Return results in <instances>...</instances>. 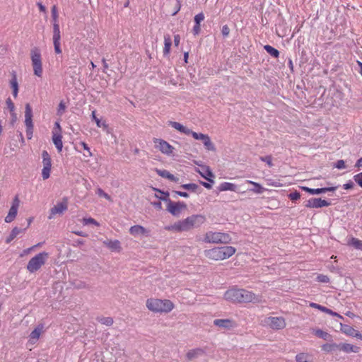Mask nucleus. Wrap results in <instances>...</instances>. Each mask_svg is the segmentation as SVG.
Masks as SVG:
<instances>
[{
    "label": "nucleus",
    "mask_w": 362,
    "mask_h": 362,
    "mask_svg": "<svg viewBox=\"0 0 362 362\" xmlns=\"http://www.w3.org/2000/svg\"><path fill=\"white\" fill-rule=\"evenodd\" d=\"M146 307L154 313H169L174 308V304L167 299L150 298L146 300Z\"/></svg>",
    "instance_id": "3"
},
{
    "label": "nucleus",
    "mask_w": 362,
    "mask_h": 362,
    "mask_svg": "<svg viewBox=\"0 0 362 362\" xmlns=\"http://www.w3.org/2000/svg\"><path fill=\"white\" fill-rule=\"evenodd\" d=\"M221 33L224 37H227L229 35L230 28L227 25H225L222 27Z\"/></svg>",
    "instance_id": "51"
},
{
    "label": "nucleus",
    "mask_w": 362,
    "mask_h": 362,
    "mask_svg": "<svg viewBox=\"0 0 362 362\" xmlns=\"http://www.w3.org/2000/svg\"><path fill=\"white\" fill-rule=\"evenodd\" d=\"M338 344H325L322 346V349L327 353L335 351L337 350Z\"/></svg>",
    "instance_id": "36"
},
{
    "label": "nucleus",
    "mask_w": 362,
    "mask_h": 362,
    "mask_svg": "<svg viewBox=\"0 0 362 362\" xmlns=\"http://www.w3.org/2000/svg\"><path fill=\"white\" fill-rule=\"evenodd\" d=\"M301 188L303 190L310 193V194H320L327 192H334L337 189V187H329L317 189H312L308 187H302Z\"/></svg>",
    "instance_id": "18"
},
{
    "label": "nucleus",
    "mask_w": 362,
    "mask_h": 362,
    "mask_svg": "<svg viewBox=\"0 0 362 362\" xmlns=\"http://www.w3.org/2000/svg\"><path fill=\"white\" fill-rule=\"evenodd\" d=\"M153 189L154 191L161 194H165V195L163 197H159L160 199H161L163 201H166L167 200V197H168V195H169L168 192H163V191H161V190H160L158 189L154 188V187H153Z\"/></svg>",
    "instance_id": "56"
},
{
    "label": "nucleus",
    "mask_w": 362,
    "mask_h": 362,
    "mask_svg": "<svg viewBox=\"0 0 362 362\" xmlns=\"http://www.w3.org/2000/svg\"><path fill=\"white\" fill-rule=\"evenodd\" d=\"M214 325L226 329H230L235 327V323L230 319H216L214 320Z\"/></svg>",
    "instance_id": "17"
},
{
    "label": "nucleus",
    "mask_w": 362,
    "mask_h": 362,
    "mask_svg": "<svg viewBox=\"0 0 362 362\" xmlns=\"http://www.w3.org/2000/svg\"><path fill=\"white\" fill-rule=\"evenodd\" d=\"M33 134V127H26V135L28 139H31Z\"/></svg>",
    "instance_id": "58"
},
{
    "label": "nucleus",
    "mask_w": 362,
    "mask_h": 362,
    "mask_svg": "<svg viewBox=\"0 0 362 362\" xmlns=\"http://www.w3.org/2000/svg\"><path fill=\"white\" fill-rule=\"evenodd\" d=\"M52 17L54 23H57L58 13L56 6H53L52 8Z\"/></svg>",
    "instance_id": "50"
},
{
    "label": "nucleus",
    "mask_w": 362,
    "mask_h": 362,
    "mask_svg": "<svg viewBox=\"0 0 362 362\" xmlns=\"http://www.w3.org/2000/svg\"><path fill=\"white\" fill-rule=\"evenodd\" d=\"M349 244L358 250H362V241L357 238H352Z\"/></svg>",
    "instance_id": "40"
},
{
    "label": "nucleus",
    "mask_w": 362,
    "mask_h": 362,
    "mask_svg": "<svg viewBox=\"0 0 362 362\" xmlns=\"http://www.w3.org/2000/svg\"><path fill=\"white\" fill-rule=\"evenodd\" d=\"M52 40H53V42H60L61 34L60 33H53Z\"/></svg>",
    "instance_id": "64"
},
{
    "label": "nucleus",
    "mask_w": 362,
    "mask_h": 362,
    "mask_svg": "<svg viewBox=\"0 0 362 362\" xmlns=\"http://www.w3.org/2000/svg\"><path fill=\"white\" fill-rule=\"evenodd\" d=\"M240 289L233 288L226 291L224 293V298L233 303H240Z\"/></svg>",
    "instance_id": "15"
},
{
    "label": "nucleus",
    "mask_w": 362,
    "mask_h": 362,
    "mask_svg": "<svg viewBox=\"0 0 362 362\" xmlns=\"http://www.w3.org/2000/svg\"><path fill=\"white\" fill-rule=\"evenodd\" d=\"M262 301V298L259 295H256L254 293L245 289H240V303H259Z\"/></svg>",
    "instance_id": "7"
},
{
    "label": "nucleus",
    "mask_w": 362,
    "mask_h": 362,
    "mask_svg": "<svg viewBox=\"0 0 362 362\" xmlns=\"http://www.w3.org/2000/svg\"><path fill=\"white\" fill-rule=\"evenodd\" d=\"M82 221L84 225H88V224L91 223V224H94L97 226H99V223L93 218H83Z\"/></svg>",
    "instance_id": "47"
},
{
    "label": "nucleus",
    "mask_w": 362,
    "mask_h": 362,
    "mask_svg": "<svg viewBox=\"0 0 362 362\" xmlns=\"http://www.w3.org/2000/svg\"><path fill=\"white\" fill-rule=\"evenodd\" d=\"M200 25L199 24H196L194 25L193 27V33L194 35H198L200 32Z\"/></svg>",
    "instance_id": "62"
},
{
    "label": "nucleus",
    "mask_w": 362,
    "mask_h": 362,
    "mask_svg": "<svg viewBox=\"0 0 362 362\" xmlns=\"http://www.w3.org/2000/svg\"><path fill=\"white\" fill-rule=\"evenodd\" d=\"M317 279L318 281L322 283H328L329 281V278L327 276L323 274L318 275Z\"/></svg>",
    "instance_id": "52"
},
{
    "label": "nucleus",
    "mask_w": 362,
    "mask_h": 362,
    "mask_svg": "<svg viewBox=\"0 0 362 362\" xmlns=\"http://www.w3.org/2000/svg\"><path fill=\"white\" fill-rule=\"evenodd\" d=\"M65 110V105L64 104L63 102H61L59 105V108H58V111H57V113L59 115H62V113L64 112Z\"/></svg>",
    "instance_id": "60"
},
{
    "label": "nucleus",
    "mask_w": 362,
    "mask_h": 362,
    "mask_svg": "<svg viewBox=\"0 0 362 362\" xmlns=\"http://www.w3.org/2000/svg\"><path fill=\"white\" fill-rule=\"evenodd\" d=\"M168 125L182 133L185 126L177 122L169 121Z\"/></svg>",
    "instance_id": "43"
},
{
    "label": "nucleus",
    "mask_w": 362,
    "mask_h": 362,
    "mask_svg": "<svg viewBox=\"0 0 362 362\" xmlns=\"http://www.w3.org/2000/svg\"><path fill=\"white\" fill-rule=\"evenodd\" d=\"M296 362H315L312 355L308 353L302 352L296 356Z\"/></svg>",
    "instance_id": "27"
},
{
    "label": "nucleus",
    "mask_w": 362,
    "mask_h": 362,
    "mask_svg": "<svg viewBox=\"0 0 362 362\" xmlns=\"http://www.w3.org/2000/svg\"><path fill=\"white\" fill-rule=\"evenodd\" d=\"M359 347L354 346L351 344L340 343L338 344L337 350L342 351L345 353H358L359 351Z\"/></svg>",
    "instance_id": "20"
},
{
    "label": "nucleus",
    "mask_w": 362,
    "mask_h": 362,
    "mask_svg": "<svg viewBox=\"0 0 362 362\" xmlns=\"http://www.w3.org/2000/svg\"><path fill=\"white\" fill-rule=\"evenodd\" d=\"M204 20V14L202 12L197 14L194 16V22L196 24L200 25L201 22L203 21Z\"/></svg>",
    "instance_id": "48"
},
{
    "label": "nucleus",
    "mask_w": 362,
    "mask_h": 362,
    "mask_svg": "<svg viewBox=\"0 0 362 362\" xmlns=\"http://www.w3.org/2000/svg\"><path fill=\"white\" fill-rule=\"evenodd\" d=\"M246 182L254 186V188L252 189L251 190L252 192H254L255 193L262 194L265 190V189L260 184H259L257 182L251 181V180H247Z\"/></svg>",
    "instance_id": "35"
},
{
    "label": "nucleus",
    "mask_w": 362,
    "mask_h": 362,
    "mask_svg": "<svg viewBox=\"0 0 362 362\" xmlns=\"http://www.w3.org/2000/svg\"><path fill=\"white\" fill-rule=\"evenodd\" d=\"M52 141L58 152L60 153L63 148L62 133L57 131H52Z\"/></svg>",
    "instance_id": "22"
},
{
    "label": "nucleus",
    "mask_w": 362,
    "mask_h": 362,
    "mask_svg": "<svg viewBox=\"0 0 362 362\" xmlns=\"http://www.w3.org/2000/svg\"><path fill=\"white\" fill-rule=\"evenodd\" d=\"M10 85L11 88L13 89V95L14 98H16L18 93V83L17 81L16 74L15 72L12 74V78L10 81Z\"/></svg>",
    "instance_id": "29"
},
{
    "label": "nucleus",
    "mask_w": 362,
    "mask_h": 362,
    "mask_svg": "<svg viewBox=\"0 0 362 362\" xmlns=\"http://www.w3.org/2000/svg\"><path fill=\"white\" fill-rule=\"evenodd\" d=\"M264 322L272 329H283L286 325V320L283 317H268Z\"/></svg>",
    "instance_id": "8"
},
{
    "label": "nucleus",
    "mask_w": 362,
    "mask_h": 362,
    "mask_svg": "<svg viewBox=\"0 0 362 362\" xmlns=\"http://www.w3.org/2000/svg\"><path fill=\"white\" fill-rule=\"evenodd\" d=\"M182 133L186 134V135H192L193 136V134L195 133L194 132L192 131L189 128L184 127Z\"/></svg>",
    "instance_id": "61"
},
{
    "label": "nucleus",
    "mask_w": 362,
    "mask_h": 362,
    "mask_svg": "<svg viewBox=\"0 0 362 362\" xmlns=\"http://www.w3.org/2000/svg\"><path fill=\"white\" fill-rule=\"evenodd\" d=\"M205 221L202 215H192L183 220L175 222L173 224L165 226V230L174 233L188 232L194 228L199 227Z\"/></svg>",
    "instance_id": "1"
},
{
    "label": "nucleus",
    "mask_w": 362,
    "mask_h": 362,
    "mask_svg": "<svg viewBox=\"0 0 362 362\" xmlns=\"http://www.w3.org/2000/svg\"><path fill=\"white\" fill-rule=\"evenodd\" d=\"M96 194L99 196V197H103L105 199H106L107 200L110 201V202H112V199L111 198V197L107 194L106 192H105L101 188H98L97 190H96Z\"/></svg>",
    "instance_id": "42"
},
{
    "label": "nucleus",
    "mask_w": 362,
    "mask_h": 362,
    "mask_svg": "<svg viewBox=\"0 0 362 362\" xmlns=\"http://www.w3.org/2000/svg\"><path fill=\"white\" fill-rule=\"evenodd\" d=\"M25 230V229L22 230L18 227H14L12 229L10 235L6 238V243H11L19 233L23 232Z\"/></svg>",
    "instance_id": "31"
},
{
    "label": "nucleus",
    "mask_w": 362,
    "mask_h": 362,
    "mask_svg": "<svg viewBox=\"0 0 362 362\" xmlns=\"http://www.w3.org/2000/svg\"><path fill=\"white\" fill-rule=\"evenodd\" d=\"M330 204L331 203L325 199H322L321 198H311L305 202V206L307 208L317 209L329 206Z\"/></svg>",
    "instance_id": "13"
},
{
    "label": "nucleus",
    "mask_w": 362,
    "mask_h": 362,
    "mask_svg": "<svg viewBox=\"0 0 362 362\" xmlns=\"http://www.w3.org/2000/svg\"><path fill=\"white\" fill-rule=\"evenodd\" d=\"M182 187L187 190L196 191L198 188V185L194 183H189L182 185Z\"/></svg>",
    "instance_id": "44"
},
{
    "label": "nucleus",
    "mask_w": 362,
    "mask_h": 362,
    "mask_svg": "<svg viewBox=\"0 0 362 362\" xmlns=\"http://www.w3.org/2000/svg\"><path fill=\"white\" fill-rule=\"evenodd\" d=\"M80 145L83 147V148L84 149V151H86L87 154H84L85 156H87V157H91L93 156V153L92 152L90 151V148L88 146V145L83 142V141H81L80 143Z\"/></svg>",
    "instance_id": "45"
},
{
    "label": "nucleus",
    "mask_w": 362,
    "mask_h": 362,
    "mask_svg": "<svg viewBox=\"0 0 362 362\" xmlns=\"http://www.w3.org/2000/svg\"><path fill=\"white\" fill-rule=\"evenodd\" d=\"M334 167L338 169H344L346 168L345 163L343 160H339L335 163Z\"/></svg>",
    "instance_id": "54"
},
{
    "label": "nucleus",
    "mask_w": 362,
    "mask_h": 362,
    "mask_svg": "<svg viewBox=\"0 0 362 362\" xmlns=\"http://www.w3.org/2000/svg\"><path fill=\"white\" fill-rule=\"evenodd\" d=\"M103 243V245L108 247L111 251L119 252L122 249L121 243L118 240H106Z\"/></svg>",
    "instance_id": "23"
},
{
    "label": "nucleus",
    "mask_w": 362,
    "mask_h": 362,
    "mask_svg": "<svg viewBox=\"0 0 362 362\" xmlns=\"http://www.w3.org/2000/svg\"><path fill=\"white\" fill-rule=\"evenodd\" d=\"M264 49L271 56L277 58L279 56V52L271 45H267L264 47Z\"/></svg>",
    "instance_id": "37"
},
{
    "label": "nucleus",
    "mask_w": 362,
    "mask_h": 362,
    "mask_svg": "<svg viewBox=\"0 0 362 362\" xmlns=\"http://www.w3.org/2000/svg\"><path fill=\"white\" fill-rule=\"evenodd\" d=\"M20 205V200L18 196H16L12 202L11 206L8 211L7 216L5 217L6 223H11L16 217L18 207Z\"/></svg>",
    "instance_id": "11"
},
{
    "label": "nucleus",
    "mask_w": 362,
    "mask_h": 362,
    "mask_svg": "<svg viewBox=\"0 0 362 362\" xmlns=\"http://www.w3.org/2000/svg\"><path fill=\"white\" fill-rule=\"evenodd\" d=\"M193 138L196 140H201L207 150H215L214 145L213 144L210 139V137L207 134L196 132L193 134Z\"/></svg>",
    "instance_id": "16"
},
{
    "label": "nucleus",
    "mask_w": 362,
    "mask_h": 362,
    "mask_svg": "<svg viewBox=\"0 0 362 362\" xmlns=\"http://www.w3.org/2000/svg\"><path fill=\"white\" fill-rule=\"evenodd\" d=\"M30 58L34 74L38 77L42 75V63L40 52L37 48L31 49Z\"/></svg>",
    "instance_id": "6"
},
{
    "label": "nucleus",
    "mask_w": 362,
    "mask_h": 362,
    "mask_svg": "<svg viewBox=\"0 0 362 362\" xmlns=\"http://www.w3.org/2000/svg\"><path fill=\"white\" fill-rule=\"evenodd\" d=\"M42 164L43 167L45 168H49L52 167V160L51 158L47 151H43L42 153Z\"/></svg>",
    "instance_id": "32"
},
{
    "label": "nucleus",
    "mask_w": 362,
    "mask_h": 362,
    "mask_svg": "<svg viewBox=\"0 0 362 362\" xmlns=\"http://www.w3.org/2000/svg\"><path fill=\"white\" fill-rule=\"evenodd\" d=\"M218 189L221 192H223V191L236 192L238 189V187L236 185H235L233 183L224 182H222L219 185Z\"/></svg>",
    "instance_id": "26"
},
{
    "label": "nucleus",
    "mask_w": 362,
    "mask_h": 362,
    "mask_svg": "<svg viewBox=\"0 0 362 362\" xmlns=\"http://www.w3.org/2000/svg\"><path fill=\"white\" fill-rule=\"evenodd\" d=\"M155 171L159 176L164 177V178H167V179L170 180V181H173L175 182H177L179 181V179L177 177H175L173 174H171L170 172H168L166 170H160V169L156 168Z\"/></svg>",
    "instance_id": "25"
},
{
    "label": "nucleus",
    "mask_w": 362,
    "mask_h": 362,
    "mask_svg": "<svg viewBox=\"0 0 362 362\" xmlns=\"http://www.w3.org/2000/svg\"><path fill=\"white\" fill-rule=\"evenodd\" d=\"M171 38L169 35L164 36V48H163V54L164 55H167L170 52V47H171Z\"/></svg>",
    "instance_id": "33"
},
{
    "label": "nucleus",
    "mask_w": 362,
    "mask_h": 362,
    "mask_svg": "<svg viewBox=\"0 0 362 362\" xmlns=\"http://www.w3.org/2000/svg\"><path fill=\"white\" fill-rule=\"evenodd\" d=\"M92 119L95 122L98 127H103L104 129L107 127L105 122H102L95 115V110H93L91 114Z\"/></svg>",
    "instance_id": "39"
},
{
    "label": "nucleus",
    "mask_w": 362,
    "mask_h": 362,
    "mask_svg": "<svg viewBox=\"0 0 362 362\" xmlns=\"http://www.w3.org/2000/svg\"><path fill=\"white\" fill-rule=\"evenodd\" d=\"M49 254L46 252H42L32 257L27 266L26 269L30 273H34L38 271L47 262Z\"/></svg>",
    "instance_id": "4"
},
{
    "label": "nucleus",
    "mask_w": 362,
    "mask_h": 362,
    "mask_svg": "<svg viewBox=\"0 0 362 362\" xmlns=\"http://www.w3.org/2000/svg\"><path fill=\"white\" fill-rule=\"evenodd\" d=\"M97 320L106 326H111L113 324V319L110 317H98Z\"/></svg>",
    "instance_id": "38"
},
{
    "label": "nucleus",
    "mask_w": 362,
    "mask_h": 362,
    "mask_svg": "<svg viewBox=\"0 0 362 362\" xmlns=\"http://www.w3.org/2000/svg\"><path fill=\"white\" fill-rule=\"evenodd\" d=\"M231 238L228 233L220 232H207L204 236V241L209 243H222L226 244L230 243Z\"/></svg>",
    "instance_id": "5"
},
{
    "label": "nucleus",
    "mask_w": 362,
    "mask_h": 362,
    "mask_svg": "<svg viewBox=\"0 0 362 362\" xmlns=\"http://www.w3.org/2000/svg\"><path fill=\"white\" fill-rule=\"evenodd\" d=\"M54 47V52L56 54H61L62 53V49L60 47V42H53Z\"/></svg>",
    "instance_id": "55"
},
{
    "label": "nucleus",
    "mask_w": 362,
    "mask_h": 362,
    "mask_svg": "<svg viewBox=\"0 0 362 362\" xmlns=\"http://www.w3.org/2000/svg\"><path fill=\"white\" fill-rule=\"evenodd\" d=\"M42 326H38L30 334V341L32 343H35L38 340L42 330Z\"/></svg>",
    "instance_id": "30"
},
{
    "label": "nucleus",
    "mask_w": 362,
    "mask_h": 362,
    "mask_svg": "<svg viewBox=\"0 0 362 362\" xmlns=\"http://www.w3.org/2000/svg\"><path fill=\"white\" fill-rule=\"evenodd\" d=\"M310 306L311 308H317V309H318V310H321L322 312H325L326 313L330 314L332 315L339 316V317H341V315H339L337 313L333 312L332 310H330V309H329V308H327L326 307H324V306H322L321 305L317 304L315 303H310Z\"/></svg>",
    "instance_id": "28"
},
{
    "label": "nucleus",
    "mask_w": 362,
    "mask_h": 362,
    "mask_svg": "<svg viewBox=\"0 0 362 362\" xmlns=\"http://www.w3.org/2000/svg\"><path fill=\"white\" fill-rule=\"evenodd\" d=\"M355 182L362 187V173H358L354 176Z\"/></svg>",
    "instance_id": "53"
},
{
    "label": "nucleus",
    "mask_w": 362,
    "mask_h": 362,
    "mask_svg": "<svg viewBox=\"0 0 362 362\" xmlns=\"http://www.w3.org/2000/svg\"><path fill=\"white\" fill-rule=\"evenodd\" d=\"M153 141L155 144V148L158 149L162 153L167 156L173 154L175 148L168 142L163 139L157 138H154Z\"/></svg>",
    "instance_id": "9"
},
{
    "label": "nucleus",
    "mask_w": 362,
    "mask_h": 362,
    "mask_svg": "<svg viewBox=\"0 0 362 362\" xmlns=\"http://www.w3.org/2000/svg\"><path fill=\"white\" fill-rule=\"evenodd\" d=\"M6 105L8 106V108L10 110V111L13 112L14 110V104L13 103V102L11 101V100L10 98H8L6 100Z\"/></svg>",
    "instance_id": "59"
},
{
    "label": "nucleus",
    "mask_w": 362,
    "mask_h": 362,
    "mask_svg": "<svg viewBox=\"0 0 362 362\" xmlns=\"http://www.w3.org/2000/svg\"><path fill=\"white\" fill-rule=\"evenodd\" d=\"M236 249L232 246L217 247L204 251V255L212 260L219 261L230 257L235 254Z\"/></svg>",
    "instance_id": "2"
},
{
    "label": "nucleus",
    "mask_w": 362,
    "mask_h": 362,
    "mask_svg": "<svg viewBox=\"0 0 362 362\" xmlns=\"http://www.w3.org/2000/svg\"><path fill=\"white\" fill-rule=\"evenodd\" d=\"M129 232L134 238L148 237L150 235V230L140 225L132 226Z\"/></svg>",
    "instance_id": "12"
},
{
    "label": "nucleus",
    "mask_w": 362,
    "mask_h": 362,
    "mask_svg": "<svg viewBox=\"0 0 362 362\" xmlns=\"http://www.w3.org/2000/svg\"><path fill=\"white\" fill-rule=\"evenodd\" d=\"M260 159L264 161V162H266L267 164L271 167L272 166V158L271 156H265V157H261Z\"/></svg>",
    "instance_id": "57"
},
{
    "label": "nucleus",
    "mask_w": 362,
    "mask_h": 362,
    "mask_svg": "<svg viewBox=\"0 0 362 362\" xmlns=\"http://www.w3.org/2000/svg\"><path fill=\"white\" fill-rule=\"evenodd\" d=\"M341 331L348 336L353 337H361V334L354 327L348 325L341 324Z\"/></svg>",
    "instance_id": "19"
},
{
    "label": "nucleus",
    "mask_w": 362,
    "mask_h": 362,
    "mask_svg": "<svg viewBox=\"0 0 362 362\" xmlns=\"http://www.w3.org/2000/svg\"><path fill=\"white\" fill-rule=\"evenodd\" d=\"M288 196L291 200L296 201L300 197V192L295 191V192H291Z\"/></svg>",
    "instance_id": "49"
},
{
    "label": "nucleus",
    "mask_w": 362,
    "mask_h": 362,
    "mask_svg": "<svg viewBox=\"0 0 362 362\" xmlns=\"http://www.w3.org/2000/svg\"><path fill=\"white\" fill-rule=\"evenodd\" d=\"M50 171H51V168L43 167V168L42 170V177L43 180H47L49 177Z\"/></svg>",
    "instance_id": "46"
},
{
    "label": "nucleus",
    "mask_w": 362,
    "mask_h": 362,
    "mask_svg": "<svg viewBox=\"0 0 362 362\" xmlns=\"http://www.w3.org/2000/svg\"><path fill=\"white\" fill-rule=\"evenodd\" d=\"M186 207V204L183 202H173L169 200L167 210L173 216H178L180 214V212L182 209Z\"/></svg>",
    "instance_id": "14"
},
{
    "label": "nucleus",
    "mask_w": 362,
    "mask_h": 362,
    "mask_svg": "<svg viewBox=\"0 0 362 362\" xmlns=\"http://www.w3.org/2000/svg\"><path fill=\"white\" fill-rule=\"evenodd\" d=\"M53 33H60V29L58 23H53Z\"/></svg>",
    "instance_id": "63"
},
{
    "label": "nucleus",
    "mask_w": 362,
    "mask_h": 362,
    "mask_svg": "<svg viewBox=\"0 0 362 362\" xmlns=\"http://www.w3.org/2000/svg\"><path fill=\"white\" fill-rule=\"evenodd\" d=\"M314 333L317 337L325 340L330 337V335L327 332H325L321 329H316L314 331Z\"/></svg>",
    "instance_id": "41"
},
{
    "label": "nucleus",
    "mask_w": 362,
    "mask_h": 362,
    "mask_svg": "<svg viewBox=\"0 0 362 362\" xmlns=\"http://www.w3.org/2000/svg\"><path fill=\"white\" fill-rule=\"evenodd\" d=\"M204 354L205 351L204 349L201 348H197L189 350L186 354V358L189 361H192L200 356H202L203 355H204Z\"/></svg>",
    "instance_id": "24"
},
{
    "label": "nucleus",
    "mask_w": 362,
    "mask_h": 362,
    "mask_svg": "<svg viewBox=\"0 0 362 362\" xmlns=\"http://www.w3.org/2000/svg\"><path fill=\"white\" fill-rule=\"evenodd\" d=\"M25 124L26 127H33V110L29 103L25 107Z\"/></svg>",
    "instance_id": "21"
},
{
    "label": "nucleus",
    "mask_w": 362,
    "mask_h": 362,
    "mask_svg": "<svg viewBox=\"0 0 362 362\" xmlns=\"http://www.w3.org/2000/svg\"><path fill=\"white\" fill-rule=\"evenodd\" d=\"M68 209V199L64 197L62 199V202H57L56 205H54L49 210V215L48 216L49 219H52L54 218L56 215H62L64 211H66Z\"/></svg>",
    "instance_id": "10"
},
{
    "label": "nucleus",
    "mask_w": 362,
    "mask_h": 362,
    "mask_svg": "<svg viewBox=\"0 0 362 362\" xmlns=\"http://www.w3.org/2000/svg\"><path fill=\"white\" fill-rule=\"evenodd\" d=\"M200 175L202 177H203L204 179L210 182L211 183H214V173L209 170V168H206L204 173L200 172Z\"/></svg>",
    "instance_id": "34"
}]
</instances>
